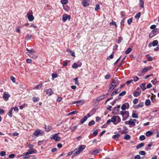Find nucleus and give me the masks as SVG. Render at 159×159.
I'll return each mask as SVG.
<instances>
[{
	"label": "nucleus",
	"instance_id": "obj_11",
	"mask_svg": "<svg viewBox=\"0 0 159 159\" xmlns=\"http://www.w3.org/2000/svg\"><path fill=\"white\" fill-rule=\"evenodd\" d=\"M52 138L56 141L60 140L61 138L58 136L57 134H55L53 136Z\"/></svg>",
	"mask_w": 159,
	"mask_h": 159
},
{
	"label": "nucleus",
	"instance_id": "obj_24",
	"mask_svg": "<svg viewBox=\"0 0 159 159\" xmlns=\"http://www.w3.org/2000/svg\"><path fill=\"white\" fill-rule=\"evenodd\" d=\"M158 44V41L157 40H155L152 43V45L153 46H155Z\"/></svg>",
	"mask_w": 159,
	"mask_h": 159
},
{
	"label": "nucleus",
	"instance_id": "obj_39",
	"mask_svg": "<svg viewBox=\"0 0 159 159\" xmlns=\"http://www.w3.org/2000/svg\"><path fill=\"white\" fill-rule=\"evenodd\" d=\"M144 2L142 0H140V6L142 8L144 7Z\"/></svg>",
	"mask_w": 159,
	"mask_h": 159
},
{
	"label": "nucleus",
	"instance_id": "obj_48",
	"mask_svg": "<svg viewBox=\"0 0 159 159\" xmlns=\"http://www.w3.org/2000/svg\"><path fill=\"white\" fill-rule=\"evenodd\" d=\"M139 154L141 155H145L146 154V153L145 151H141L139 152Z\"/></svg>",
	"mask_w": 159,
	"mask_h": 159
},
{
	"label": "nucleus",
	"instance_id": "obj_46",
	"mask_svg": "<svg viewBox=\"0 0 159 159\" xmlns=\"http://www.w3.org/2000/svg\"><path fill=\"white\" fill-rule=\"evenodd\" d=\"M39 98H38L34 97L33 98V100L34 102H37L39 101Z\"/></svg>",
	"mask_w": 159,
	"mask_h": 159
},
{
	"label": "nucleus",
	"instance_id": "obj_62",
	"mask_svg": "<svg viewBox=\"0 0 159 159\" xmlns=\"http://www.w3.org/2000/svg\"><path fill=\"white\" fill-rule=\"evenodd\" d=\"M15 157V155L14 154H10L9 156V157L10 158H13Z\"/></svg>",
	"mask_w": 159,
	"mask_h": 159
},
{
	"label": "nucleus",
	"instance_id": "obj_5",
	"mask_svg": "<svg viewBox=\"0 0 159 159\" xmlns=\"http://www.w3.org/2000/svg\"><path fill=\"white\" fill-rule=\"evenodd\" d=\"M10 96L9 94H7L6 92H4L2 95V98L5 101H7Z\"/></svg>",
	"mask_w": 159,
	"mask_h": 159
},
{
	"label": "nucleus",
	"instance_id": "obj_38",
	"mask_svg": "<svg viewBox=\"0 0 159 159\" xmlns=\"http://www.w3.org/2000/svg\"><path fill=\"white\" fill-rule=\"evenodd\" d=\"M61 2L62 4H66L68 3V1L67 0H61Z\"/></svg>",
	"mask_w": 159,
	"mask_h": 159
},
{
	"label": "nucleus",
	"instance_id": "obj_63",
	"mask_svg": "<svg viewBox=\"0 0 159 159\" xmlns=\"http://www.w3.org/2000/svg\"><path fill=\"white\" fill-rule=\"evenodd\" d=\"M134 159H140V156L139 155H138L134 157Z\"/></svg>",
	"mask_w": 159,
	"mask_h": 159
},
{
	"label": "nucleus",
	"instance_id": "obj_19",
	"mask_svg": "<svg viewBox=\"0 0 159 159\" xmlns=\"http://www.w3.org/2000/svg\"><path fill=\"white\" fill-rule=\"evenodd\" d=\"M105 96V95H102L98 97L97 98V101H99L100 100H102L104 98Z\"/></svg>",
	"mask_w": 159,
	"mask_h": 159
},
{
	"label": "nucleus",
	"instance_id": "obj_40",
	"mask_svg": "<svg viewBox=\"0 0 159 159\" xmlns=\"http://www.w3.org/2000/svg\"><path fill=\"white\" fill-rule=\"evenodd\" d=\"M143 102H142L139 104L137 106V108H138L140 107H142L143 106Z\"/></svg>",
	"mask_w": 159,
	"mask_h": 159
},
{
	"label": "nucleus",
	"instance_id": "obj_54",
	"mask_svg": "<svg viewBox=\"0 0 159 159\" xmlns=\"http://www.w3.org/2000/svg\"><path fill=\"white\" fill-rule=\"evenodd\" d=\"M140 12H138L137 13L135 16V18H139L140 16Z\"/></svg>",
	"mask_w": 159,
	"mask_h": 159
},
{
	"label": "nucleus",
	"instance_id": "obj_45",
	"mask_svg": "<svg viewBox=\"0 0 159 159\" xmlns=\"http://www.w3.org/2000/svg\"><path fill=\"white\" fill-rule=\"evenodd\" d=\"M110 25L111 26L112 25H114L115 26L116 28L117 27V25L116 24V23L115 21H112L111 22H110Z\"/></svg>",
	"mask_w": 159,
	"mask_h": 159
},
{
	"label": "nucleus",
	"instance_id": "obj_41",
	"mask_svg": "<svg viewBox=\"0 0 159 159\" xmlns=\"http://www.w3.org/2000/svg\"><path fill=\"white\" fill-rule=\"evenodd\" d=\"M95 123V122L93 120H92L89 122L88 125L89 126H92L94 125Z\"/></svg>",
	"mask_w": 159,
	"mask_h": 159
},
{
	"label": "nucleus",
	"instance_id": "obj_58",
	"mask_svg": "<svg viewBox=\"0 0 159 159\" xmlns=\"http://www.w3.org/2000/svg\"><path fill=\"white\" fill-rule=\"evenodd\" d=\"M72 67L74 68H76L78 67V65L76 63H74L72 66Z\"/></svg>",
	"mask_w": 159,
	"mask_h": 159
},
{
	"label": "nucleus",
	"instance_id": "obj_10",
	"mask_svg": "<svg viewBox=\"0 0 159 159\" xmlns=\"http://www.w3.org/2000/svg\"><path fill=\"white\" fill-rule=\"evenodd\" d=\"M30 13H28L27 14L28 18L29 20L30 21H32L34 19V17L32 15V12H31V14L30 15Z\"/></svg>",
	"mask_w": 159,
	"mask_h": 159
},
{
	"label": "nucleus",
	"instance_id": "obj_50",
	"mask_svg": "<svg viewBox=\"0 0 159 159\" xmlns=\"http://www.w3.org/2000/svg\"><path fill=\"white\" fill-rule=\"evenodd\" d=\"M6 155V152L5 151H2L0 152V155L2 157H3Z\"/></svg>",
	"mask_w": 159,
	"mask_h": 159
},
{
	"label": "nucleus",
	"instance_id": "obj_53",
	"mask_svg": "<svg viewBox=\"0 0 159 159\" xmlns=\"http://www.w3.org/2000/svg\"><path fill=\"white\" fill-rule=\"evenodd\" d=\"M100 9L99 5L98 4H97L96 5V7H95V10L96 11L99 10Z\"/></svg>",
	"mask_w": 159,
	"mask_h": 159
},
{
	"label": "nucleus",
	"instance_id": "obj_31",
	"mask_svg": "<svg viewBox=\"0 0 159 159\" xmlns=\"http://www.w3.org/2000/svg\"><path fill=\"white\" fill-rule=\"evenodd\" d=\"M45 128L46 131H48L51 129V127L49 126H46L45 125Z\"/></svg>",
	"mask_w": 159,
	"mask_h": 159
},
{
	"label": "nucleus",
	"instance_id": "obj_18",
	"mask_svg": "<svg viewBox=\"0 0 159 159\" xmlns=\"http://www.w3.org/2000/svg\"><path fill=\"white\" fill-rule=\"evenodd\" d=\"M41 131L40 130L37 129L34 133V134L36 136H38L40 133Z\"/></svg>",
	"mask_w": 159,
	"mask_h": 159
},
{
	"label": "nucleus",
	"instance_id": "obj_57",
	"mask_svg": "<svg viewBox=\"0 0 159 159\" xmlns=\"http://www.w3.org/2000/svg\"><path fill=\"white\" fill-rule=\"evenodd\" d=\"M139 79V77L137 76H135L134 77L133 80L135 82H137Z\"/></svg>",
	"mask_w": 159,
	"mask_h": 159
},
{
	"label": "nucleus",
	"instance_id": "obj_56",
	"mask_svg": "<svg viewBox=\"0 0 159 159\" xmlns=\"http://www.w3.org/2000/svg\"><path fill=\"white\" fill-rule=\"evenodd\" d=\"M146 57L148 58V60L149 61H151L152 60V57H149V55H147Z\"/></svg>",
	"mask_w": 159,
	"mask_h": 159
},
{
	"label": "nucleus",
	"instance_id": "obj_1",
	"mask_svg": "<svg viewBox=\"0 0 159 159\" xmlns=\"http://www.w3.org/2000/svg\"><path fill=\"white\" fill-rule=\"evenodd\" d=\"M120 114L123 116V120H125L129 116V113L128 111H120Z\"/></svg>",
	"mask_w": 159,
	"mask_h": 159
},
{
	"label": "nucleus",
	"instance_id": "obj_49",
	"mask_svg": "<svg viewBox=\"0 0 159 159\" xmlns=\"http://www.w3.org/2000/svg\"><path fill=\"white\" fill-rule=\"evenodd\" d=\"M42 86V84H39L37 86H35L34 87V89H40L41 88Z\"/></svg>",
	"mask_w": 159,
	"mask_h": 159
},
{
	"label": "nucleus",
	"instance_id": "obj_17",
	"mask_svg": "<svg viewBox=\"0 0 159 159\" xmlns=\"http://www.w3.org/2000/svg\"><path fill=\"white\" fill-rule=\"evenodd\" d=\"M32 149H30L28 151V152L25 153V158H26L28 157H27V156L28 155L32 154L33 152H32Z\"/></svg>",
	"mask_w": 159,
	"mask_h": 159
},
{
	"label": "nucleus",
	"instance_id": "obj_3",
	"mask_svg": "<svg viewBox=\"0 0 159 159\" xmlns=\"http://www.w3.org/2000/svg\"><path fill=\"white\" fill-rule=\"evenodd\" d=\"M120 107V106H119L117 107H115L112 110L113 114L114 115L118 114Z\"/></svg>",
	"mask_w": 159,
	"mask_h": 159
},
{
	"label": "nucleus",
	"instance_id": "obj_30",
	"mask_svg": "<svg viewBox=\"0 0 159 159\" xmlns=\"http://www.w3.org/2000/svg\"><path fill=\"white\" fill-rule=\"evenodd\" d=\"M130 138V136L127 134H125L124 137V139L126 140H129Z\"/></svg>",
	"mask_w": 159,
	"mask_h": 159
},
{
	"label": "nucleus",
	"instance_id": "obj_22",
	"mask_svg": "<svg viewBox=\"0 0 159 159\" xmlns=\"http://www.w3.org/2000/svg\"><path fill=\"white\" fill-rule=\"evenodd\" d=\"M141 94V92L135 91L133 93L134 96L135 97H137Z\"/></svg>",
	"mask_w": 159,
	"mask_h": 159
},
{
	"label": "nucleus",
	"instance_id": "obj_43",
	"mask_svg": "<svg viewBox=\"0 0 159 159\" xmlns=\"http://www.w3.org/2000/svg\"><path fill=\"white\" fill-rule=\"evenodd\" d=\"M152 34H154V35H155L158 33L157 29L153 30H152Z\"/></svg>",
	"mask_w": 159,
	"mask_h": 159
},
{
	"label": "nucleus",
	"instance_id": "obj_55",
	"mask_svg": "<svg viewBox=\"0 0 159 159\" xmlns=\"http://www.w3.org/2000/svg\"><path fill=\"white\" fill-rule=\"evenodd\" d=\"M132 21V18H129L127 21V22L129 25H130Z\"/></svg>",
	"mask_w": 159,
	"mask_h": 159
},
{
	"label": "nucleus",
	"instance_id": "obj_7",
	"mask_svg": "<svg viewBox=\"0 0 159 159\" xmlns=\"http://www.w3.org/2000/svg\"><path fill=\"white\" fill-rule=\"evenodd\" d=\"M70 16L69 15L67 14H65L63 16L62 20L63 22H65L66 21L67 19L70 20Z\"/></svg>",
	"mask_w": 159,
	"mask_h": 159
},
{
	"label": "nucleus",
	"instance_id": "obj_12",
	"mask_svg": "<svg viewBox=\"0 0 159 159\" xmlns=\"http://www.w3.org/2000/svg\"><path fill=\"white\" fill-rule=\"evenodd\" d=\"M46 92L47 94L49 96H51L53 93L52 89H47L46 91Z\"/></svg>",
	"mask_w": 159,
	"mask_h": 159
},
{
	"label": "nucleus",
	"instance_id": "obj_35",
	"mask_svg": "<svg viewBox=\"0 0 159 159\" xmlns=\"http://www.w3.org/2000/svg\"><path fill=\"white\" fill-rule=\"evenodd\" d=\"M13 111V109L11 108L10 111L8 113V115L10 117H11L12 116V112Z\"/></svg>",
	"mask_w": 159,
	"mask_h": 159
},
{
	"label": "nucleus",
	"instance_id": "obj_37",
	"mask_svg": "<svg viewBox=\"0 0 159 159\" xmlns=\"http://www.w3.org/2000/svg\"><path fill=\"white\" fill-rule=\"evenodd\" d=\"M149 69V68L148 67H145L144 69H143L141 70V72L142 73H143L147 71Z\"/></svg>",
	"mask_w": 159,
	"mask_h": 159
},
{
	"label": "nucleus",
	"instance_id": "obj_42",
	"mask_svg": "<svg viewBox=\"0 0 159 159\" xmlns=\"http://www.w3.org/2000/svg\"><path fill=\"white\" fill-rule=\"evenodd\" d=\"M118 89H117L115 91L113 92L111 94V96H113L116 94L118 93Z\"/></svg>",
	"mask_w": 159,
	"mask_h": 159
},
{
	"label": "nucleus",
	"instance_id": "obj_6",
	"mask_svg": "<svg viewBox=\"0 0 159 159\" xmlns=\"http://www.w3.org/2000/svg\"><path fill=\"white\" fill-rule=\"evenodd\" d=\"M90 116V115L89 113L87 114L86 116H85L81 120L80 123L81 124L84 123L87 120L88 118Z\"/></svg>",
	"mask_w": 159,
	"mask_h": 159
},
{
	"label": "nucleus",
	"instance_id": "obj_32",
	"mask_svg": "<svg viewBox=\"0 0 159 159\" xmlns=\"http://www.w3.org/2000/svg\"><path fill=\"white\" fill-rule=\"evenodd\" d=\"M132 49L130 48H129L128 49L125 51V53L126 54H129L131 51Z\"/></svg>",
	"mask_w": 159,
	"mask_h": 159
},
{
	"label": "nucleus",
	"instance_id": "obj_61",
	"mask_svg": "<svg viewBox=\"0 0 159 159\" xmlns=\"http://www.w3.org/2000/svg\"><path fill=\"white\" fill-rule=\"evenodd\" d=\"M138 99L137 98H135L133 101V102L134 104H137L138 102Z\"/></svg>",
	"mask_w": 159,
	"mask_h": 159
},
{
	"label": "nucleus",
	"instance_id": "obj_34",
	"mask_svg": "<svg viewBox=\"0 0 159 159\" xmlns=\"http://www.w3.org/2000/svg\"><path fill=\"white\" fill-rule=\"evenodd\" d=\"M116 121L117 123H119L120 121L121 120L120 117L118 116H116Z\"/></svg>",
	"mask_w": 159,
	"mask_h": 159
},
{
	"label": "nucleus",
	"instance_id": "obj_13",
	"mask_svg": "<svg viewBox=\"0 0 159 159\" xmlns=\"http://www.w3.org/2000/svg\"><path fill=\"white\" fill-rule=\"evenodd\" d=\"M90 0H83L82 2V5L84 7H86L89 5V4L87 3V2H88Z\"/></svg>",
	"mask_w": 159,
	"mask_h": 159
},
{
	"label": "nucleus",
	"instance_id": "obj_44",
	"mask_svg": "<svg viewBox=\"0 0 159 159\" xmlns=\"http://www.w3.org/2000/svg\"><path fill=\"white\" fill-rule=\"evenodd\" d=\"M32 38V36L29 34H28L27 36L26 37V39L27 40H30Z\"/></svg>",
	"mask_w": 159,
	"mask_h": 159
},
{
	"label": "nucleus",
	"instance_id": "obj_15",
	"mask_svg": "<svg viewBox=\"0 0 159 159\" xmlns=\"http://www.w3.org/2000/svg\"><path fill=\"white\" fill-rule=\"evenodd\" d=\"M132 119H130L128 121V124L129 125H132L133 126H134L135 125V124L134 122L133 121Z\"/></svg>",
	"mask_w": 159,
	"mask_h": 159
},
{
	"label": "nucleus",
	"instance_id": "obj_52",
	"mask_svg": "<svg viewBox=\"0 0 159 159\" xmlns=\"http://www.w3.org/2000/svg\"><path fill=\"white\" fill-rule=\"evenodd\" d=\"M126 93V91H123L122 92L120 93L119 94V96H123Z\"/></svg>",
	"mask_w": 159,
	"mask_h": 159
},
{
	"label": "nucleus",
	"instance_id": "obj_28",
	"mask_svg": "<svg viewBox=\"0 0 159 159\" xmlns=\"http://www.w3.org/2000/svg\"><path fill=\"white\" fill-rule=\"evenodd\" d=\"M144 145V143H141L138 145H137L136 146V148L138 149L142 147Z\"/></svg>",
	"mask_w": 159,
	"mask_h": 159
},
{
	"label": "nucleus",
	"instance_id": "obj_21",
	"mask_svg": "<svg viewBox=\"0 0 159 159\" xmlns=\"http://www.w3.org/2000/svg\"><path fill=\"white\" fill-rule=\"evenodd\" d=\"M153 134V132L151 131H148L146 132V135L147 137L152 136Z\"/></svg>",
	"mask_w": 159,
	"mask_h": 159
},
{
	"label": "nucleus",
	"instance_id": "obj_16",
	"mask_svg": "<svg viewBox=\"0 0 159 159\" xmlns=\"http://www.w3.org/2000/svg\"><path fill=\"white\" fill-rule=\"evenodd\" d=\"M26 53L28 54L30 57L33 58H35L37 57V56L36 55L35 53H30V54H28V52H26Z\"/></svg>",
	"mask_w": 159,
	"mask_h": 159
},
{
	"label": "nucleus",
	"instance_id": "obj_9",
	"mask_svg": "<svg viewBox=\"0 0 159 159\" xmlns=\"http://www.w3.org/2000/svg\"><path fill=\"white\" fill-rule=\"evenodd\" d=\"M129 107V104L126 103H125L122 105V107H121V109L123 110V111H125V110L126 109H128Z\"/></svg>",
	"mask_w": 159,
	"mask_h": 159
},
{
	"label": "nucleus",
	"instance_id": "obj_29",
	"mask_svg": "<svg viewBox=\"0 0 159 159\" xmlns=\"http://www.w3.org/2000/svg\"><path fill=\"white\" fill-rule=\"evenodd\" d=\"M151 101L153 102H155L156 101L155 99V96L153 95L151 97Z\"/></svg>",
	"mask_w": 159,
	"mask_h": 159
},
{
	"label": "nucleus",
	"instance_id": "obj_2",
	"mask_svg": "<svg viewBox=\"0 0 159 159\" xmlns=\"http://www.w3.org/2000/svg\"><path fill=\"white\" fill-rule=\"evenodd\" d=\"M85 146L84 145H81L79 147H78L77 148L75 149L74 150V151H75V150H78L76 152L75 154L76 155L79 154L80 152H81L84 150L85 148Z\"/></svg>",
	"mask_w": 159,
	"mask_h": 159
},
{
	"label": "nucleus",
	"instance_id": "obj_14",
	"mask_svg": "<svg viewBox=\"0 0 159 159\" xmlns=\"http://www.w3.org/2000/svg\"><path fill=\"white\" fill-rule=\"evenodd\" d=\"M116 84H111L109 85V89L110 90H110V92H111V91L116 87Z\"/></svg>",
	"mask_w": 159,
	"mask_h": 159
},
{
	"label": "nucleus",
	"instance_id": "obj_25",
	"mask_svg": "<svg viewBox=\"0 0 159 159\" xmlns=\"http://www.w3.org/2000/svg\"><path fill=\"white\" fill-rule=\"evenodd\" d=\"M118 83V79H117L116 78H114L113 79L111 84H117Z\"/></svg>",
	"mask_w": 159,
	"mask_h": 159
},
{
	"label": "nucleus",
	"instance_id": "obj_60",
	"mask_svg": "<svg viewBox=\"0 0 159 159\" xmlns=\"http://www.w3.org/2000/svg\"><path fill=\"white\" fill-rule=\"evenodd\" d=\"M98 130H95L94 132H93V135L94 136H96L98 134Z\"/></svg>",
	"mask_w": 159,
	"mask_h": 159
},
{
	"label": "nucleus",
	"instance_id": "obj_4",
	"mask_svg": "<svg viewBox=\"0 0 159 159\" xmlns=\"http://www.w3.org/2000/svg\"><path fill=\"white\" fill-rule=\"evenodd\" d=\"M101 151V149H95L90 151L89 153L91 154L95 155L99 153Z\"/></svg>",
	"mask_w": 159,
	"mask_h": 159
},
{
	"label": "nucleus",
	"instance_id": "obj_33",
	"mask_svg": "<svg viewBox=\"0 0 159 159\" xmlns=\"http://www.w3.org/2000/svg\"><path fill=\"white\" fill-rule=\"evenodd\" d=\"M132 116L133 118H138V114L135 113L134 112H133L132 114Z\"/></svg>",
	"mask_w": 159,
	"mask_h": 159
},
{
	"label": "nucleus",
	"instance_id": "obj_20",
	"mask_svg": "<svg viewBox=\"0 0 159 159\" xmlns=\"http://www.w3.org/2000/svg\"><path fill=\"white\" fill-rule=\"evenodd\" d=\"M26 50L28 52H27L28 53V54H30V53H35V51L33 49H31L30 50H29L28 48H26Z\"/></svg>",
	"mask_w": 159,
	"mask_h": 159
},
{
	"label": "nucleus",
	"instance_id": "obj_36",
	"mask_svg": "<svg viewBox=\"0 0 159 159\" xmlns=\"http://www.w3.org/2000/svg\"><path fill=\"white\" fill-rule=\"evenodd\" d=\"M145 84L144 83L140 85V87L143 90V91L146 89L145 88Z\"/></svg>",
	"mask_w": 159,
	"mask_h": 159
},
{
	"label": "nucleus",
	"instance_id": "obj_26",
	"mask_svg": "<svg viewBox=\"0 0 159 159\" xmlns=\"http://www.w3.org/2000/svg\"><path fill=\"white\" fill-rule=\"evenodd\" d=\"M150 103L151 102L149 99H147L145 102V104L147 106H148L150 105Z\"/></svg>",
	"mask_w": 159,
	"mask_h": 159
},
{
	"label": "nucleus",
	"instance_id": "obj_64",
	"mask_svg": "<svg viewBox=\"0 0 159 159\" xmlns=\"http://www.w3.org/2000/svg\"><path fill=\"white\" fill-rule=\"evenodd\" d=\"M52 76L53 78H55L57 77V74L53 73L52 74Z\"/></svg>",
	"mask_w": 159,
	"mask_h": 159
},
{
	"label": "nucleus",
	"instance_id": "obj_8",
	"mask_svg": "<svg viewBox=\"0 0 159 159\" xmlns=\"http://www.w3.org/2000/svg\"><path fill=\"white\" fill-rule=\"evenodd\" d=\"M84 103V100H79L78 101H76L74 103V104H76V105L77 106H79L83 104Z\"/></svg>",
	"mask_w": 159,
	"mask_h": 159
},
{
	"label": "nucleus",
	"instance_id": "obj_27",
	"mask_svg": "<svg viewBox=\"0 0 159 159\" xmlns=\"http://www.w3.org/2000/svg\"><path fill=\"white\" fill-rule=\"evenodd\" d=\"M67 51L69 53H70L71 54V55L73 57H75V54L74 52H73L72 51L67 49Z\"/></svg>",
	"mask_w": 159,
	"mask_h": 159
},
{
	"label": "nucleus",
	"instance_id": "obj_59",
	"mask_svg": "<svg viewBox=\"0 0 159 159\" xmlns=\"http://www.w3.org/2000/svg\"><path fill=\"white\" fill-rule=\"evenodd\" d=\"M78 78L77 77H76V78L73 79V80L75 81V84L76 85H78Z\"/></svg>",
	"mask_w": 159,
	"mask_h": 159
},
{
	"label": "nucleus",
	"instance_id": "obj_51",
	"mask_svg": "<svg viewBox=\"0 0 159 159\" xmlns=\"http://www.w3.org/2000/svg\"><path fill=\"white\" fill-rule=\"evenodd\" d=\"M111 122H115L116 121V116H113L111 118Z\"/></svg>",
	"mask_w": 159,
	"mask_h": 159
},
{
	"label": "nucleus",
	"instance_id": "obj_47",
	"mask_svg": "<svg viewBox=\"0 0 159 159\" xmlns=\"http://www.w3.org/2000/svg\"><path fill=\"white\" fill-rule=\"evenodd\" d=\"M139 139L140 140L142 141V140H144L145 139V138L144 135H142L140 136L139 137Z\"/></svg>",
	"mask_w": 159,
	"mask_h": 159
},
{
	"label": "nucleus",
	"instance_id": "obj_23",
	"mask_svg": "<svg viewBox=\"0 0 159 159\" xmlns=\"http://www.w3.org/2000/svg\"><path fill=\"white\" fill-rule=\"evenodd\" d=\"M120 136V135L119 134H117L112 136V138L115 139H118Z\"/></svg>",
	"mask_w": 159,
	"mask_h": 159
}]
</instances>
